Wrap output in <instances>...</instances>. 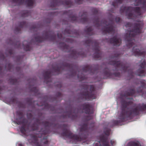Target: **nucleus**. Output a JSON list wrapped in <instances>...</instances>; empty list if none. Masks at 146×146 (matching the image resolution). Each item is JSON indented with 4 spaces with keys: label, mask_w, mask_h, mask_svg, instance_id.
Here are the masks:
<instances>
[{
    "label": "nucleus",
    "mask_w": 146,
    "mask_h": 146,
    "mask_svg": "<svg viewBox=\"0 0 146 146\" xmlns=\"http://www.w3.org/2000/svg\"><path fill=\"white\" fill-rule=\"evenodd\" d=\"M135 93L134 89H130L128 92H126L124 94L121 95L123 98L125 99V100L121 101L122 111L119 117V120L113 121L112 123L113 126L121 125V123L127 120L128 118L131 117L133 115H138L140 111L146 110V104L144 103L138 104L135 108L132 110H130L127 108L128 106L132 104V102H127L125 100L132 99L128 97V96H133Z\"/></svg>",
    "instance_id": "nucleus-1"
},
{
    "label": "nucleus",
    "mask_w": 146,
    "mask_h": 146,
    "mask_svg": "<svg viewBox=\"0 0 146 146\" xmlns=\"http://www.w3.org/2000/svg\"><path fill=\"white\" fill-rule=\"evenodd\" d=\"M137 23L133 24L130 22L127 23L125 26L127 27H130L132 29L131 30L128 31L125 36V40H126V46L130 48L133 46H134L132 49L133 54L135 56H142L145 57L146 52H141L137 46H135V44L136 42L134 39L135 35L141 33L143 25V21L137 20Z\"/></svg>",
    "instance_id": "nucleus-2"
},
{
    "label": "nucleus",
    "mask_w": 146,
    "mask_h": 146,
    "mask_svg": "<svg viewBox=\"0 0 146 146\" xmlns=\"http://www.w3.org/2000/svg\"><path fill=\"white\" fill-rule=\"evenodd\" d=\"M109 64L115 67V70H113L114 72L118 70V68H120L121 71L124 72L127 71L129 77L130 79L133 78L135 74L143 76H145V74H146V62L145 60H143V62L141 64L140 66L141 68L137 70V73L135 74L133 72L132 69H129V67L127 66L126 63L124 64L120 61L115 60L110 61Z\"/></svg>",
    "instance_id": "nucleus-3"
},
{
    "label": "nucleus",
    "mask_w": 146,
    "mask_h": 146,
    "mask_svg": "<svg viewBox=\"0 0 146 146\" xmlns=\"http://www.w3.org/2000/svg\"><path fill=\"white\" fill-rule=\"evenodd\" d=\"M85 32L86 34V37L87 39L86 40L84 41V44L88 46H92L93 50L95 52L93 55L94 58L97 59H101L102 53L100 50L98 43L97 40H93L92 38L90 37L94 34L92 27H90L88 28L85 30Z\"/></svg>",
    "instance_id": "nucleus-4"
},
{
    "label": "nucleus",
    "mask_w": 146,
    "mask_h": 146,
    "mask_svg": "<svg viewBox=\"0 0 146 146\" xmlns=\"http://www.w3.org/2000/svg\"><path fill=\"white\" fill-rule=\"evenodd\" d=\"M121 13L126 12L125 15L128 19H135L137 16L141 15V9L139 7H122L120 10Z\"/></svg>",
    "instance_id": "nucleus-5"
},
{
    "label": "nucleus",
    "mask_w": 146,
    "mask_h": 146,
    "mask_svg": "<svg viewBox=\"0 0 146 146\" xmlns=\"http://www.w3.org/2000/svg\"><path fill=\"white\" fill-rule=\"evenodd\" d=\"M82 86L83 89L86 90L81 93V98L82 100H89L96 98L95 89L93 85L84 84Z\"/></svg>",
    "instance_id": "nucleus-6"
},
{
    "label": "nucleus",
    "mask_w": 146,
    "mask_h": 146,
    "mask_svg": "<svg viewBox=\"0 0 146 146\" xmlns=\"http://www.w3.org/2000/svg\"><path fill=\"white\" fill-rule=\"evenodd\" d=\"M110 20V22L108 24H107V21H104L103 22L102 21L101 22V24H104L106 26L102 29L104 33L106 34L113 33L115 31L113 26L114 21H115L116 23H118L120 21L121 19L119 17H115L114 16L111 15Z\"/></svg>",
    "instance_id": "nucleus-7"
},
{
    "label": "nucleus",
    "mask_w": 146,
    "mask_h": 146,
    "mask_svg": "<svg viewBox=\"0 0 146 146\" xmlns=\"http://www.w3.org/2000/svg\"><path fill=\"white\" fill-rule=\"evenodd\" d=\"M81 69L78 71V78L80 81L86 80V76L84 74L88 72L90 75H92L97 72L96 68H94L93 66L87 65L82 67H80Z\"/></svg>",
    "instance_id": "nucleus-8"
},
{
    "label": "nucleus",
    "mask_w": 146,
    "mask_h": 146,
    "mask_svg": "<svg viewBox=\"0 0 146 146\" xmlns=\"http://www.w3.org/2000/svg\"><path fill=\"white\" fill-rule=\"evenodd\" d=\"M88 126V121H87L81 126L80 129L79 135L74 134V143L75 140L81 141L87 138L89 131Z\"/></svg>",
    "instance_id": "nucleus-9"
},
{
    "label": "nucleus",
    "mask_w": 146,
    "mask_h": 146,
    "mask_svg": "<svg viewBox=\"0 0 146 146\" xmlns=\"http://www.w3.org/2000/svg\"><path fill=\"white\" fill-rule=\"evenodd\" d=\"M111 70L108 68H106L104 70L103 73V79L112 78L115 79V78H120V74L119 72L111 73Z\"/></svg>",
    "instance_id": "nucleus-10"
},
{
    "label": "nucleus",
    "mask_w": 146,
    "mask_h": 146,
    "mask_svg": "<svg viewBox=\"0 0 146 146\" xmlns=\"http://www.w3.org/2000/svg\"><path fill=\"white\" fill-rule=\"evenodd\" d=\"M81 108L86 114H92L93 113V108L90 104L87 103H84L81 105Z\"/></svg>",
    "instance_id": "nucleus-11"
},
{
    "label": "nucleus",
    "mask_w": 146,
    "mask_h": 146,
    "mask_svg": "<svg viewBox=\"0 0 146 146\" xmlns=\"http://www.w3.org/2000/svg\"><path fill=\"white\" fill-rule=\"evenodd\" d=\"M108 42L113 44L115 46H119L121 42V40L115 36L107 41Z\"/></svg>",
    "instance_id": "nucleus-12"
},
{
    "label": "nucleus",
    "mask_w": 146,
    "mask_h": 146,
    "mask_svg": "<svg viewBox=\"0 0 146 146\" xmlns=\"http://www.w3.org/2000/svg\"><path fill=\"white\" fill-rule=\"evenodd\" d=\"M100 141L102 142L104 146H110L107 137H106L104 135L102 136L100 138ZM94 146H100V141L96 143Z\"/></svg>",
    "instance_id": "nucleus-13"
},
{
    "label": "nucleus",
    "mask_w": 146,
    "mask_h": 146,
    "mask_svg": "<svg viewBox=\"0 0 146 146\" xmlns=\"http://www.w3.org/2000/svg\"><path fill=\"white\" fill-rule=\"evenodd\" d=\"M139 84L141 85L140 87H139L137 89V92L138 93H142L143 88L145 87L146 84L145 80H139Z\"/></svg>",
    "instance_id": "nucleus-14"
},
{
    "label": "nucleus",
    "mask_w": 146,
    "mask_h": 146,
    "mask_svg": "<svg viewBox=\"0 0 146 146\" xmlns=\"http://www.w3.org/2000/svg\"><path fill=\"white\" fill-rule=\"evenodd\" d=\"M88 14L87 12L84 11L81 15L80 22L83 24L86 23L88 22V19L87 18Z\"/></svg>",
    "instance_id": "nucleus-15"
},
{
    "label": "nucleus",
    "mask_w": 146,
    "mask_h": 146,
    "mask_svg": "<svg viewBox=\"0 0 146 146\" xmlns=\"http://www.w3.org/2000/svg\"><path fill=\"white\" fill-rule=\"evenodd\" d=\"M74 59L75 58V56L77 57L79 56L84 57L85 56L84 52L80 50L79 51H76L74 49Z\"/></svg>",
    "instance_id": "nucleus-16"
},
{
    "label": "nucleus",
    "mask_w": 146,
    "mask_h": 146,
    "mask_svg": "<svg viewBox=\"0 0 146 146\" xmlns=\"http://www.w3.org/2000/svg\"><path fill=\"white\" fill-rule=\"evenodd\" d=\"M138 4L137 5L140 4L141 5V8L144 10H146V0H138Z\"/></svg>",
    "instance_id": "nucleus-17"
},
{
    "label": "nucleus",
    "mask_w": 146,
    "mask_h": 146,
    "mask_svg": "<svg viewBox=\"0 0 146 146\" xmlns=\"http://www.w3.org/2000/svg\"><path fill=\"white\" fill-rule=\"evenodd\" d=\"M99 17L97 16L94 19L93 22L95 26L98 27L100 26V20Z\"/></svg>",
    "instance_id": "nucleus-18"
},
{
    "label": "nucleus",
    "mask_w": 146,
    "mask_h": 146,
    "mask_svg": "<svg viewBox=\"0 0 146 146\" xmlns=\"http://www.w3.org/2000/svg\"><path fill=\"white\" fill-rule=\"evenodd\" d=\"M123 0H116L115 2L112 3V5L115 8L118 7V4H121Z\"/></svg>",
    "instance_id": "nucleus-19"
},
{
    "label": "nucleus",
    "mask_w": 146,
    "mask_h": 146,
    "mask_svg": "<svg viewBox=\"0 0 146 146\" xmlns=\"http://www.w3.org/2000/svg\"><path fill=\"white\" fill-rule=\"evenodd\" d=\"M128 146H141L139 143L135 142H131L128 144Z\"/></svg>",
    "instance_id": "nucleus-20"
},
{
    "label": "nucleus",
    "mask_w": 146,
    "mask_h": 146,
    "mask_svg": "<svg viewBox=\"0 0 146 146\" xmlns=\"http://www.w3.org/2000/svg\"><path fill=\"white\" fill-rule=\"evenodd\" d=\"M110 129H107L106 130H105L104 131V134L107 136H106L108 138V136H109L110 135ZM108 141L109 142L108 140Z\"/></svg>",
    "instance_id": "nucleus-21"
},
{
    "label": "nucleus",
    "mask_w": 146,
    "mask_h": 146,
    "mask_svg": "<svg viewBox=\"0 0 146 146\" xmlns=\"http://www.w3.org/2000/svg\"><path fill=\"white\" fill-rule=\"evenodd\" d=\"M92 11L94 15H98V11L97 9L95 8H93L92 9Z\"/></svg>",
    "instance_id": "nucleus-22"
},
{
    "label": "nucleus",
    "mask_w": 146,
    "mask_h": 146,
    "mask_svg": "<svg viewBox=\"0 0 146 146\" xmlns=\"http://www.w3.org/2000/svg\"><path fill=\"white\" fill-rule=\"evenodd\" d=\"M74 35L75 34L78 37L79 35V33L78 31H77L76 30H75L74 29Z\"/></svg>",
    "instance_id": "nucleus-23"
},
{
    "label": "nucleus",
    "mask_w": 146,
    "mask_h": 146,
    "mask_svg": "<svg viewBox=\"0 0 146 146\" xmlns=\"http://www.w3.org/2000/svg\"><path fill=\"white\" fill-rule=\"evenodd\" d=\"M119 54H116V55H115V56L112 57L113 59H115L116 60H117L119 58Z\"/></svg>",
    "instance_id": "nucleus-24"
},
{
    "label": "nucleus",
    "mask_w": 146,
    "mask_h": 146,
    "mask_svg": "<svg viewBox=\"0 0 146 146\" xmlns=\"http://www.w3.org/2000/svg\"><path fill=\"white\" fill-rule=\"evenodd\" d=\"M75 1L78 4H82L83 0H75Z\"/></svg>",
    "instance_id": "nucleus-25"
},
{
    "label": "nucleus",
    "mask_w": 146,
    "mask_h": 146,
    "mask_svg": "<svg viewBox=\"0 0 146 146\" xmlns=\"http://www.w3.org/2000/svg\"><path fill=\"white\" fill-rule=\"evenodd\" d=\"M90 126L91 127L90 128L92 129L95 126L94 123H91L90 124Z\"/></svg>",
    "instance_id": "nucleus-26"
},
{
    "label": "nucleus",
    "mask_w": 146,
    "mask_h": 146,
    "mask_svg": "<svg viewBox=\"0 0 146 146\" xmlns=\"http://www.w3.org/2000/svg\"><path fill=\"white\" fill-rule=\"evenodd\" d=\"M92 118V117L91 116H88L86 118V119H87V120H89L91 119Z\"/></svg>",
    "instance_id": "nucleus-27"
},
{
    "label": "nucleus",
    "mask_w": 146,
    "mask_h": 146,
    "mask_svg": "<svg viewBox=\"0 0 146 146\" xmlns=\"http://www.w3.org/2000/svg\"><path fill=\"white\" fill-rule=\"evenodd\" d=\"M75 68V66H74V73H73L74 77L75 74L76 73L75 72V70H74Z\"/></svg>",
    "instance_id": "nucleus-28"
},
{
    "label": "nucleus",
    "mask_w": 146,
    "mask_h": 146,
    "mask_svg": "<svg viewBox=\"0 0 146 146\" xmlns=\"http://www.w3.org/2000/svg\"><path fill=\"white\" fill-rule=\"evenodd\" d=\"M110 143L112 145H113L114 143L115 142L114 141H113L112 140H111L110 141Z\"/></svg>",
    "instance_id": "nucleus-29"
},
{
    "label": "nucleus",
    "mask_w": 146,
    "mask_h": 146,
    "mask_svg": "<svg viewBox=\"0 0 146 146\" xmlns=\"http://www.w3.org/2000/svg\"><path fill=\"white\" fill-rule=\"evenodd\" d=\"M17 146H22V145L21 144H20L19 143H18L17 144Z\"/></svg>",
    "instance_id": "nucleus-30"
},
{
    "label": "nucleus",
    "mask_w": 146,
    "mask_h": 146,
    "mask_svg": "<svg viewBox=\"0 0 146 146\" xmlns=\"http://www.w3.org/2000/svg\"><path fill=\"white\" fill-rule=\"evenodd\" d=\"M74 22L75 21V15H74Z\"/></svg>",
    "instance_id": "nucleus-31"
},
{
    "label": "nucleus",
    "mask_w": 146,
    "mask_h": 146,
    "mask_svg": "<svg viewBox=\"0 0 146 146\" xmlns=\"http://www.w3.org/2000/svg\"><path fill=\"white\" fill-rule=\"evenodd\" d=\"M74 116H73V117H74Z\"/></svg>",
    "instance_id": "nucleus-32"
},
{
    "label": "nucleus",
    "mask_w": 146,
    "mask_h": 146,
    "mask_svg": "<svg viewBox=\"0 0 146 146\" xmlns=\"http://www.w3.org/2000/svg\"><path fill=\"white\" fill-rule=\"evenodd\" d=\"M110 11L111 12H113V10H110Z\"/></svg>",
    "instance_id": "nucleus-33"
}]
</instances>
